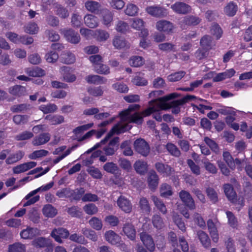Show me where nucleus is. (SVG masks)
<instances>
[{"label":"nucleus","instance_id":"obj_1","mask_svg":"<svg viewBox=\"0 0 252 252\" xmlns=\"http://www.w3.org/2000/svg\"><path fill=\"white\" fill-rule=\"evenodd\" d=\"M139 107V106L137 104L130 105L127 109L121 112L120 116L121 123H118L114 126L106 137L99 143H96L93 147V149L95 150L102 145L104 144L114 134H118L130 129L132 126L129 124V123H133L138 125L141 124L143 121L142 117L138 113H134L133 114L130 113L132 111L138 108Z\"/></svg>","mask_w":252,"mask_h":252},{"label":"nucleus","instance_id":"obj_2","mask_svg":"<svg viewBox=\"0 0 252 252\" xmlns=\"http://www.w3.org/2000/svg\"><path fill=\"white\" fill-rule=\"evenodd\" d=\"M179 94L177 93H172L169 95L164 96L162 97L159 98L158 99L152 100L149 102V106L143 111L141 114H139L141 116L143 115L144 117H147L152 114V109L153 108L161 107L162 104L163 103H168L167 101L172 99L175 98L178 96ZM138 114V113H137Z\"/></svg>","mask_w":252,"mask_h":252},{"label":"nucleus","instance_id":"obj_3","mask_svg":"<svg viewBox=\"0 0 252 252\" xmlns=\"http://www.w3.org/2000/svg\"><path fill=\"white\" fill-rule=\"evenodd\" d=\"M53 185L54 182H52L45 186H42L38 188V189L30 192L25 197V199L27 200V201L23 204V206L26 207L28 206H30L37 202L39 200L40 198L39 195H36L32 198L31 197L34 196L35 194H36L37 192L39 191H45L48 190L53 187Z\"/></svg>","mask_w":252,"mask_h":252},{"label":"nucleus","instance_id":"obj_4","mask_svg":"<svg viewBox=\"0 0 252 252\" xmlns=\"http://www.w3.org/2000/svg\"><path fill=\"white\" fill-rule=\"evenodd\" d=\"M94 126V124L93 123L87 124L86 125H84L82 126H80L76 127L74 128L72 132L75 135L76 137L82 133H83L85 131L88 130L90 128L93 127ZM96 131L95 130H91L89 132H87L85 135H84L81 137L77 138V141L79 142L83 141L87 139L90 138L92 135H93Z\"/></svg>","mask_w":252,"mask_h":252},{"label":"nucleus","instance_id":"obj_5","mask_svg":"<svg viewBox=\"0 0 252 252\" xmlns=\"http://www.w3.org/2000/svg\"><path fill=\"white\" fill-rule=\"evenodd\" d=\"M180 99L173 100L169 103H163L162 106L156 107L152 109V113L159 112L162 110H167L172 108V113L174 114H178L180 112V106L184 105L181 103Z\"/></svg>","mask_w":252,"mask_h":252},{"label":"nucleus","instance_id":"obj_6","mask_svg":"<svg viewBox=\"0 0 252 252\" xmlns=\"http://www.w3.org/2000/svg\"><path fill=\"white\" fill-rule=\"evenodd\" d=\"M135 150L144 157H147L150 151V148L148 143L143 139L136 140L133 144Z\"/></svg>","mask_w":252,"mask_h":252},{"label":"nucleus","instance_id":"obj_7","mask_svg":"<svg viewBox=\"0 0 252 252\" xmlns=\"http://www.w3.org/2000/svg\"><path fill=\"white\" fill-rule=\"evenodd\" d=\"M50 236L56 242L62 244L63 243V239L69 237V232L68 230L63 227L55 228L52 231Z\"/></svg>","mask_w":252,"mask_h":252},{"label":"nucleus","instance_id":"obj_8","mask_svg":"<svg viewBox=\"0 0 252 252\" xmlns=\"http://www.w3.org/2000/svg\"><path fill=\"white\" fill-rule=\"evenodd\" d=\"M179 197L184 205L190 210L195 209L194 201L189 191L182 190L179 192Z\"/></svg>","mask_w":252,"mask_h":252},{"label":"nucleus","instance_id":"obj_9","mask_svg":"<svg viewBox=\"0 0 252 252\" xmlns=\"http://www.w3.org/2000/svg\"><path fill=\"white\" fill-rule=\"evenodd\" d=\"M62 33L65 39L71 43L76 44L80 41L81 37L79 33L71 29H64Z\"/></svg>","mask_w":252,"mask_h":252},{"label":"nucleus","instance_id":"obj_10","mask_svg":"<svg viewBox=\"0 0 252 252\" xmlns=\"http://www.w3.org/2000/svg\"><path fill=\"white\" fill-rule=\"evenodd\" d=\"M60 72L62 76L63 80L66 82H73L76 79V76L73 73L71 68L69 66L61 67Z\"/></svg>","mask_w":252,"mask_h":252},{"label":"nucleus","instance_id":"obj_11","mask_svg":"<svg viewBox=\"0 0 252 252\" xmlns=\"http://www.w3.org/2000/svg\"><path fill=\"white\" fill-rule=\"evenodd\" d=\"M119 142L118 137H115L110 140L108 144L103 148L105 154L109 156L113 155L117 150Z\"/></svg>","mask_w":252,"mask_h":252},{"label":"nucleus","instance_id":"obj_12","mask_svg":"<svg viewBox=\"0 0 252 252\" xmlns=\"http://www.w3.org/2000/svg\"><path fill=\"white\" fill-rule=\"evenodd\" d=\"M140 238L146 248L150 252L155 251V245L152 237L146 232L140 233Z\"/></svg>","mask_w":252,"mask_h":252},{"label":"nucleus","instance_id":"obj_13","mask_svg":"<svg viewBox=\"0 0 252 252\" xmlns=\"http://www.w3.org/2000/svg\"><path fill=\"white\" fill-rule=\"evenodd\" d=\"M146 10L149 14L155 17H163L168 14L166 9L159 6H149L146 8Z\"/></svg>","mask_w":252,"mask_h":252},{"label":"nucleus","instance_id":"obj_14","mask_svg":"<svg viewBox=\"0 0 252 252\" xmlns=\"http://www.w3.org/2000/svg\"><path fill=\"white\" fill-rule=\"evenodd\" d=\"M171 8L176 13L181 14H185L191 11L190 6L183 2H176L172 4Z\"/></svg>","mask_w":252,"mask_h":252},{"label":"nucleus","instance_id":"obj_15","mask_svg":"<svg viewBox=\"0 0 252 252\" xmlns=\"http://www.w3.org/2000/svg\"><path fill=\"white\" fill-rule=\"evenodd\" d=\"M117 203L119 208L125 213H130L132 210V204L124 196L121 195L118 198Z\"/></svg>","mask_w":252,"mask_h":252},{"label":"nucleus","instance_id":"obj_16","mask_svg":"<svg viewBox=\"0 0 252 252\" xmlns=\"http://www.w3.org/2000/svg\"><path fill=\"white\" fill-rule=\"evenodd\" d=\"M157 171L164 176L168 177L173 174L174 170L170 166L161 162H157L155 164Z\"/></svg>","mask_w":252,"mask_h":252},{"label":"nucleus","instance_id":"obj_17","mask_svg":"<svg viewBox=\"0 0 252 252\" xmlns=\"http://www.w3.org/2000/svg\"><path fill=\"white\" fill-rule=\"evenodd\" d=\"M36 164V162L34 161L25 162L14 167L13 172L15 174L23 173L34 167Z\"/></svg>","mask_w":252,"mask_h":252},{"label":"nucleus","instance_id":"obj_18","mask_svg":"<svg viewBox=\"0 0 252 252\" xmlns=\"http://www.w3.org/2000/svg\"><path fill=\"white\" fill-rule=\"evenodd\" d=\"M112 44L117 49L129 48L130 43L124 37L120 36H115L112 40Z\"/></svg>","mask_w":252,"mask_h":252},{"label":"nucleus","instance_id":"obj_19","mask_svg":"<svg viewBox=\"0 0 252 252\" xmlns=\"http://www.w3.org/2000/svg\"><path fill=\"white\" fill-rule=\"evenodd\" d=\"M51 135L49 133H42L35 136L32 141V144L35 146L43 145L50 139Z\"/></svg>","mask_w":252,"mask_h":252},{"label":"nucleus","instance_id":"obj_20","mask_svg":"<svg viewBox=\"0 0 252 252\" xmlns=\"http://www.w3.org/2000/svg\"><path fill=\"white\" fill-rule=\"evenodd\" d=\"M53 8L56 14L62 19H66L69 15L68 10L57 2L53 3Z\"/></svg>","mask_w":252,"mask_h":252},{"label":"nucleus","instance_id":"obj_21","mask_svg":"<svg viewBox=\"0 0 252 252\" xmlns=\"http://www.w3.org/2000/svg\"><path fill=\"white\" fill-rule=\"evenodd\" d=\"M123 232L126 236L131 241H134L136 238V230L134 226L131 223H126L124 225Z\"/></svg>","mask_w":252,"mask_h":252},{"label":"nucleus","instance_id":"obj_22","mask_svg":"<svg viewBox=\"0 0 252 252\" xmlns=\"http://www.w3.org/2000/svg\"><path fill=\"white\" fill-rule=\"evenodd\" d=\"M39 233V230L36 228L27 227L20 232V236L24 239H32Z\"/></svg>","mask_w":252,"mask_h":252},{"label":"nucleus","instance_id":"obj_23","mask_svg":"<svg viewBox=\"0 0 252 252\" xmlns=\"http://www.w3.org/2000/svg\"><path fill=\"white\" fill-rule=\"evenodd\" d=\"M158 176L154 170L150 171L148 173V182L149 188L154 190L158 184Z\"/></svg>","mask_w":252,"mask_h":252},{"label":"nucleus","instance_id":"obj_24","mask_svg":"<svg viewBox=\"0 0 252 252\" xmlns=\"http://www.w3.org/2000/svg\"><path fill=\"white\" fill-rule=\"evenodd\" d=\"M207 224L213 241L217 243L219 240V235L216 225L211 219L207 220Z\"/></svg>","mask_w":252,"mask_h":252},{"label":"nucleus","instance_id":"obj_25","mask_svg":"<svg viewBox=\"0 0 252 252\" xmlns=\"http://www.w3.org/2000/svg\"><path fill=\"white\" fill-rule=\"evenodd\" d=\"M104 236L105 240L112 245H118L121 241V237L112 230L106 231Z\"/></svg>","mask_w":252,"mask_h":252},{"label":"nucleus","instance_id":"obj_26","mask_svg":"<svg viewBox=\"0 0 252 252\" xmlns=\"http://www.w3.org/2000/svg\"><path fill=\"white\" fill-rule=\"evenodd\" d=\"M223 189L228 200L232 202H235L236 201V193L234 191L232 186L229 184H224Z\"/></svg>","mask_w":252,"mask_h":252},{"label":"nucleus","instance_id":"obj_27","mask_svg":"<svg viewBox=\"0 0 252 252\" xmlns=\"http://www.w3.org/2000/svg\"><path fill=\"white\" fill-rule=\"evenodd\" d=\"M151 199L155 206L159 212L163 215H165L167 213V210L166 205L161 199L155 195L151 196Z\"/></svg>","mask_w":252,"mask_h":252},{"label":"nucleus","instance_id":"obj_28","mask_svg":"<svg viewBox=\"0 0 252 252\" xmlns=\"http://www.w3.org/2000/svg\"><path fill=\"white\" fill-rule=\"evenodd\" d=\"M84 20L85 25L90 28H94L98 25V18L92 14L86 15Z\"/></svg>","mask_w":252,"mask_h":252},{"label":"nucleus","instance_id":"obj_29","mask_svg":"<svg viewBox=\"0 0 252 252\" xmlns=\"http://www.w3.org/2000/svg\"><path fill=\"white\" fill-rule=\"evenodd\" d=\"M139 207L142 213L148 215L151 211V208L148 199L145 197H141L139 201Z\"/></svg>","mask_w":252,"mask_h":252},{"label":"nucleus","instance_id":"obj_30","mask_svg":"<svg viewBox=\"0 0 252 252\" xmlns=\"http://www.w3.org/2000/svg\"><path fill=\"white\" fill-rule=\"evenodd\" d=\"M86 81L90 84H102L107 82L105 77L97 75H90L85 78Z\"/></svg>","mask_w":252,"mask_h":252},{"label":"nucleus","instance_id":"obj_31","mask_svg":"<svg viewBox=\"0 0 252 252\" xmlns=\"http://www.w3.org/2000/svg\"><path fill=\"white\" fill-rule=\"evenodd\" d=\"M85 6L90 12L96 14L98 13L99 10L101 7V4L99 2L93 0L87 1L85 3Z\"/></svg>","mask_w":252,"mask_h":252},{"label":"nucleus","instance_id":"obj_32","mask_svg":"<svg viewBox=\"0 0 252 252\" xmlns=\"http://www.w3.org/2000/svg\"><path fill=\"white\" fill-rule=\"evenodd\" d=\"M157 29L161 32H169L173 28L172 24L166 20H160L156 24Z\"/></svg>","mask_w":252,"mask_h":252},{"label":"nucleus","instance_id":"obj_33","mask_svg":"<svg viewBox=\"0 0 252 252\" xmlns=\"http://www.w3.org/2000/svg\"><path fill=\"white\" fill-rule=\"evenodd\" d=\"M159 192L162 197L168 198L173 194L172 187L167 183H162L160 186Z\"/></svg>","mask_w":252,"mask_h":252},{"label":"nucleus","instance_id":"obj_34","mask_svg":"<svg viewBox=\"0 0 252 252\" xmlns=\"http://www.w3.org/2000/svg\"><path fill=\"white\" fill-rule=\"evenodd\" d=\"M196 234L202 246L205 248H209L211 241L207 234L202 230H199L197 231Z\"/></svg>","mask_w":252,"mask_h":252},{"label":"nucleus","instance_id":"obj_35","mask_svg":"<svg viewBox=\"0 0 252 252\" xmlns=\"http://www.w3.org/2000/svg\"><path fill=\"white\" fill-rule=\"evenodd\" d=\"M25 72L32 77H42L45 75V70L37 66L33 68H27L25 69Z\"/></svg>","mask_w":252,"mask_h":252},{"label":"nucleus","instance_id":"obj_36","mask_svg":"<svg viewBox=\"0 0 252 252\" xmlns=\"http://www.w3.org/2000/svg\"><path fill=\"white\" fill-rule=\"evenodd\" d=\"M101 13L103 24L107 26L110 25L111 23L113 21V13L106 8L103 9L101 10Z\"/></svg>","mask_w":252,"mask_h":252},{"label":"nucleus","instance_id":"obj_37","mask_svg":"<svg viewBox=\"0 0 252 252\" xmlns=\"http://www.w3.org/2000/svg\"><path fill=\"white\" fill-rule=\"evenodd\" d=\"M134 168L137 173L144 175L147 171V164L144 161L139 160L134 164Z\"/></svg>","mask_w":252,"mask_h":252},{"label":"nucleus","instance_id":"obj_38","mask_svg":"<svg viewBox=\"0 0 252 252\" xmlns=\"http://www.w3.org/2000/svg\"><path fill=\"white\" fill-rule=\"evenodd\" d=\"M45 119L49 121L52 125H59L64 122V117L59 115H48Z\"/></svg>","mask_w":252,"mask_h":252},{"label":"nucleus","instance_id":"obj_39","mask_svg":"<svg viewBox=\"0 0 252 252\" xmlns=\"http://www.w3.org/2000/svg\"><path fill=\"white\" fill-rule=\"evenodd\" d=\"M61 62L65 64H71L75 62V57L71 52L67 51L63 52L61 57Z\"/></svg>","mask_w":252,"mask_h":252},{"label":"nucleus","instance_id":"obj_40","mask_svg":"<svg viewBox=\"0 0 252 252\" xmlns=\"http://www.w3.org/2000/svg\"><path fill=\"white\" fill-rule=\"evenodd\" d=\"M43 215L48 218H53L57 214V209L50 204H47L42 209Z\"/></svg>","mask_w":252,"mask_h":252},{"label":"nucleus","instance_id":"obj_41","mask_svg":"<svg viewBox=\"0 0 252 252\" xmlns=\"http://www.w3.org/2000/svg\"><path fill=\"white\" fill-rule=\"evenodd\" d=\"M33 245L38 248L47 247L51 245V241L49 239L39 237L34 240Z\"/></svg>","mask_w":252,"mask_h":252},{"label":"nucleus","instance_id":"obj_42","mask_svg":"<svg viewBox=\"0 0 252 252\" xmlns=\"http://www.w3.org/2000/svg\"><path fill=\"white\" fill-rule=\"evenodd\" d=\"M24 156V153L21 151H19L15 154L10 155L6 159V162L7 164H13L22 159Z\"/></svg>","mask_w":252,"mask_h":252},{"label":"nucleus","instance_id":"obj_43","mask_svg":"<svg viewBox=\"0 0 252 252\" xmlns=\"http://www.w3.org/2000/svg\"><path fill=\"white\" fill-rule=\"evenodd\" d=\"M200 45L206 50L210 49L214 46L212 42V37L208 35H205L200 40Z\"/></svg>","mask_w":252,"mask_h":252},{"label":"nucleus","instance_id":"obj_44","mask_svg":"<svg viewBox=\"0 0 252 252\" xmlns=\"http://www.w3.org/2000/svg\"><path fill=\"white\" fill-rule=\"evenodd\" d=\"M172 219L174 223L183 232L186 231V227L185 223L182 220V218L177 213L174 212L173 213Z\"/></svg>","mask_w":252,"mask_h":252},{"label":"nucleus","instance_id":"obj_45","mask_svg":"<svg viewBox=\"0 0 252 252\" xmlns=\"http://www.w3.org/2000/svg\"><path fill=\"white\" fill-rule=\"evenodd\" d=\"M152 221L154 227L158 229H160L164 226V222L160 215H154L152 218Z\"/></svg>","mask_w":252,"mask_h":252},{"label":"nucleus","instance_id":"obj_46","mask_svg":"<svg viewBox=\"0 0 252 252\" xmlns=\"http://www.w3.org/2000/svg\"><path fill=\"white\" fill-rule=\"evenodd\" d=\"M70 198L75 200H79L85 193V189L83 188L76 189L74 190L70 189Z\"/></svg>","mask_w":252,"mask_h":252},{"label":"nucleus","instance_id":"obj_47","mask_svg":"<svg viewBox=\"0 0 252 252\" xmlns=\"http://www.w3.org/2000/svg\"><path fill=\"white\" fill-rule=\"evenodd\" d=\"M29 119V116L27 115H16L13 116V121L16 125L22 126L27 124Z\"/></svg>","mask_w":252,"mask_h":252},{"label":"nucleus","instance_id":"obj_48","mask_svg":"<svg viewBox=\"0 0 252 252\" xmlns=\"http://www.w3.org/2000/svg\"><path fill=\"white\" fill-rule=\"evenodd\" d=\"M204 141L216 154H219L220 153L219 147L216 142L208 137H204Z\"/></svg>","mask_w":252,"mask_h":252},{"label":"nucleus","instance_id":"obj_49","mask_svg":"<svg viewBox=\"0 0 252 252\" xmlns=\"http://www.w3.org/2000/svg\"><path fill=\"white\" fill-rule=\"evenodd\" d=\"M144 62V59L142 57L134 56L130 58L129 63L132 66L137 67L142 66Z\"/></svg>","mask_w":252,"mask_h":252},{"label":"nucleus","instance_id":"obj_50","mask_svg":"<svg viewBox=\"0 0 252 252\" xmlns=\"http://www.w3.org/2000/svg\"><path fill=\"white\" fill-rule=\"evenodd\" d=\"M120 148L123 154L126 156H130L133 154L129 141H125L122 143Z\"/></svg>","mask_w":252,"mask_h":252},{"label":"nucleus","instance_id":"obj_51","mask_svg":"<svg viewBox=\"0 0 252 252\" xmlns=\"http://www.w3.org/2000/svg\"><path fill=\"white\" fill-rule=\"evenodd\" d=\"M206 193L210 201L215 204L218 201V195L217 191L213 188L208 187L206 189Z\"/></svg>","mask_w":252,"mask_h":252},{"label":"nucleus","instance_id":"obj_52","mask_svg":"<svg viewBox=\"0 0 252 252\" xmlns=\"http://www.w3.org/2000/svg\"><path fill=\"white\" fill-rule=\"evenodd\" d=\"M94 70L97 73L104 75H107L110 73L109 66L102 63L99 64H96L94 67Z\"/></svg>","mask_w":252,"mask_h":252},{"label":"nucleus","instance_id":"obj_53","mask_svg":"<svg viewBox=\"0 0 252 252\" xmlns=\"http://www.w3.org/2000/svg\"><path fill=\"white\" fill-rule=\"evenodd\" d=\"M222 157L223 160L225 161L227 165L232 170H234L235 166L234 164V159L229 152L225 151L223 152Z\"/></svg>","mask_w":252,"mask_h":252},{"label":"nucleus","instance_id":"obj_54","mask_svg":"<svg viewBox=\"0 0 252 252\" xmlns=\"http://www.w3.org/2000/svg\"><path fill=\"white\" fill-rule=\"evenodd\" d=\"M237 11V5L233 2L228 3L224 8L225 13L229 16H234Z\"/></svg>","mask_w":252,"mask_h":252},{"label":"nucleus","instance_id":"obj_55","mask_svg":"<svg viewBox=\"0 0 252 252\" xmlns=\"http://www.w3.org/2000/svg\"><path fill=\"white\" fill-rule=\"evenodd\" d=\"M49 153V152L45 150H39L34 151L32 153L29 155L28 157L31 159H36L38 158L46 157Z\"/></svg>","mask_w":252,"mask_h":252},{"label":"nucleus","instance_id":"obj_56","mask_svg":"<svg viewBox=\"0 0 252 252\" xmlns=\"http://www.w3.org/2000/svg\"><path fill=\"white\" fill-rule=\"evenodd\" d=\"M30 105L26 103L15 104L10 108V110L13 113H21L28 110Z\"/></svg>","mask_w":252,"mask_h":252},{"label":"nucleus","instance_id":"obj_57","mask_svg":"<svg viewBox=\"0 0 252 252\" xmlns=\"http://www.w3.org/2000/svg\"><path fill=\"white\" fill-rule=\"evenodd\" d=\"M67 212L71 217L78 218H81L83 215L81 209L76 206H73L68 208Z\"/></svg>","mask_w":252,"mask_h":252},{"label":"nucleus","instance_id":"obj_58","mask_svg":"<svg viewBox=\"0 0 252 252\" xmlns=\"http://www.w3.org/2000/svg\"><path fill=\"white\" fill-rule=\"evenodd\" d=\"M25 91V88L20 85H15L10 87L9 89V92L10 94L18 96L22 95Z\"/></svg>","mask_w":252,"mask_h":252},{"label":"nucleus","instance_id":"obj_59","mask_svg":"<svg viewBox=\"0 0 252 252\" xmlns=\"http://www.w3.org/2000/svg\"><path fill=\"white\" fill-rule=\"evenodd\" d=\"M8 252H26V248L20 243H15L9 246Z\"/></svg>","mask_w":252,"mask_h":252},{"label":"nucleus","instance_id":"obj_60","mask_svg":"<svg viewBox=\"0 0 252 252\" xmlns=\"http://www.w3.org/2000/svg\"><path fill=\"white\" fill-rule=\"evenodd\" d=\"M90 225L94 229L96 230H100L102 227V223L101 220L96 217H93L89 221Z\"/></svg>","mask_w":252,"mask_h":252},{"label":"nucleus","instance_id":"obj_61","mask_svg":"<svg viewBox=\"0 0 252 252\" xmlns=\"http://www.w3.org/2000/svg\"><path fill=\"white\" fill-rule=\"evenodd\" d=\"M28 216L29 219L34 223H37L39 222V215L36 208H32L29 211Z\"/></svg>","mask_w":252,"mask_h":252},{"label":"nucleus","instance_id":"obj_62","mask_svg":"<svg viewBox=\"0 0 252 252\" xmlns=\"http://www.w3.org/2000/svg\"><path fill=\"white\" fill-rule=\"evenodd\" d=\"M201 21V19L194 16H188L184 18V23L189 26H196Z\"/></svg>","mask_w":252,"mask_h":252},{"label":"nucleus","instance_id":"obj_63","mask_svg":"<svg viewBox=\"0 0 252 252\" xmlns=\"http://www.w3.org/2000/svg\"><path fill=\"white\" fill-rule=\"evenodd\" d=\"M58 107L55 104H49L47 105H42L40 106L39 109L44 114L53 113L57 111Z\"/></svg>","mask_w":252,"mask_h":252},{"label":"nucleus","instance_id":"obj_64","mask_svg":"<svg viewBox=\"0 0 252 252\" xmlns=\"http://www.w3.org/2000/svg\"><path fill=\"white\" fill-rule=\"evenodd\" d=\"M83 210L88 215H93L97 213L98 208L95 204L90 203L85 205L83 208Z\"/></svg>","mask_w":252,"mask_h":252}]
</instances>
